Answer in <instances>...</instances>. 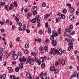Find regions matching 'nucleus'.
Segmentation results:
<instances>
[{
  "label": "nucleus",
  "instance_id": "nucleus-5",
  "mask_svg": "<svg viewBox=\"0 0 79 79\" xmlns=\"http://www.w3.org/2000/svg\"><path fill=\"white\" fill-rule=\"evenodd\" d=\"M74 76H77V79L79 78V73H78L76 72L74 73Z\"/></svg>",
  "mask_w": 79,
  "mask_h": 79
},
{
  "label": "nucleus",
  "instance_id": "nucleus-41",
  "mask_svg": "<svg viewBox=\"0 0 79 79\" xmlns=\"http://www.w3.org/2000/svg\"><path fill=\"white\" fill-rule=\"evenodd\" d=\"M48 45H47L46 46H45L44 47V50H46L47 49V48H48Z\"/></svg>",
  "mask_w": 79,
  "mask_h": 79
},
{
  "label": "nucleus",
  "instance_id": "nucleus-58",
  "mask_svg": "<svg viewBox=\"0 0 79 79\" xmlns=\"http://www.w3.org/2000/svg\"><path fill=\"white\" fill-rule=\"evenodd\" d=\"M16 40L17 41H19L20 40V38L19 37L17 38Z\"/></svg>",
  "mask_w": 79,
  "mask_h": 79
},
{
  "label": "nucleus",
  "instance_id": "nucleus-44",
  "mask_svg": "<svg viewBox=\"0 0 79 79\" xmlns=\"http://www.w3.org/2000/svg\"><path fill=\"white\" fill-rule=\"evenodd\" d=\"M26 32L27 33V34H29V33L30 32V30L28 29H27L26 30Z\"/></svg>",
  "mask_w": 79,
  "mask_h": 79
},
{
  "label": "nucleus",
  "instance_id": "nucleus-45",
  "mask_svg": "<svg viewBox=\"0 0 79 79\" xmlns=\"http://www.w3.org/2000/svg\"><path fill=\"white\" fill-rule=\"evenodd\" d=\"M39 19V15H37L35 17V19H36V20L37 19Z\"/></svg>",
  "mask_w": 79,
  "mask_h": 79
},
{
  "label": "nucleus",
  "instance_id": "nucleus-49",
  "mask_svg": "<svg viewBox=\"0 0 79 79\" xmlns=\"http://www.w3.org/2000/svg\"><path fill=\"white\" fill-rule=\"evenodd\" d=\"M37 10V7L36 6H34V11H36Z\"/></svg>",
  "mask_w": 79,
  "mask_h": 79
},
{
  "label": "nucleus",
  "instance_id": "nucleus-37",
  "mask_svg": "<svg viewBox=\"0 0 79 79\" xmlns=\"http://www.w3.org/2000/svg\"><path fill=\"white\" fill-rule=\"evenodd\" d=\"M36 63H37L38 65H40V64H41V63L40 62H39V60H36Z\"/></svg>",
  "mask_w": 79,
  "mask_h": 79
},
{
  "label": "nucleus",
  "instance_id": "nucleus-38",
  "mask_svg": "<svg viewBox=\"0 0 79 79\" xmlns=\"http://www.w3.org/2000/svg\"><path fill=\"white\" fill-rule=\"evenodd\" d=\"M14 19H16L17 22H18L19 21V19H18V18H17V17H16V16H15V17Z\"/></svg>",
  "mask_w": 79,
  "mask_h": 79
},
{
  "label": "nucleus",
  "instance_id": "nucleus-34",
  "mask_svg": "<svg viewBox=\"0 0 79 79\" xmlns=\"http://www.w3.org/2000/svg\"><path fill=\"white\" fill-rule=\"evenodd\" d=\"M31 22L33 23H35V22H36L35 19V18L33 19L31 21Z\"/></svg>",
  "mask_w": 79,
  "mask_h": 79
},
{
  "label": "nucleus",
  "instance_id": "nucleus-27",
  "mask_svg": "<svg viewBox=\"0 0 79 79\" xmlns=\"http://www.w3.org/2000/svg\"><path fill=\"white\" fill-rule=\"evenodd\" d=\"M69 27L70 29H73L74 28V26L73 25H70L69 26Z\"/></svg>",
  "mask_w": 79,
  "mask_h": 79
},
{
  "label": "nucleus",
  "instance_id": "nucleus-40",
  "mask_svg": "<svg viewBox=\"0 0 79 79\" xmlns=\"http://www.w3.org/2000/svg\"><path fill=\"white\" fill-rule=\"evenodd\" d=\"M19 68L18 67H16L15 68V71L16 72H18V71H19Z\"/></svg>",
  "mask_w": 79,
  "mask_h": 79
},
{
  "label": "nucleus",
  "instance_id": "nucleus-48",
  "mask_svg": "<svg viewBox=\"0 0 79 79\" xmlns=\"http://www.w3.org/2000/svg\"><path fill=\"white\" fill-rule=\"evenodd\" d=\"M21 55V51H19L18 52V55L19 56H20Z\"/></svg>",
  "mask_w": 79,
  "mask_h": 79
},
{
  "label": "nucleus",
  "instance_id": "nucleus-24",
  "mask_svg": "<svg viewBox=\"0 0 79 79\" xmlns=\"http://www.w3.org/2000/svg\"><path fill=\"white\" fill-rule=\"evenodd\" d=\"M44 58H40V62H44Z\"/></svg>",
  "mask_w": 79,
  "mask_h": 79
},
{
  "label": "nucleus",
  "instance_id": "nucleus-2",
  "mask_svg": "<svg viewBox=\"0 0 79 79\" xmlns=\"http://www.w3.org/2000/svg\"><path fill=\"white\" fill-rule=\"evenodd\" d=\"M28 60H29V64H31V63H33V62H34L35 60H36V58L34 57V59L33 58H31L30 56H29L28 57Z\"/></svg>",
  "mask_w": 79,
  "mask_h": 79
},
{
  "label": "nucleus",
  "instance_id": "nucleus-52",
  "mask_svg": "<svg viewBox=\"0 0 79 79\" xmlns=\"http://www.w3.org/2000/svg\"><path fill=\"white\" fill-rule=\"evenodd\" d=\"M50 14H46V18H48L49 17H50Z\"/></svg>",
  "mask_w": 79,
  "mask_h": 79
},
{
  "label": "nucleus",
  "instance_id": "nucleus-28",
  "mask_svg": "<svg viewBox=\"0 0 79 79\" xmlns=\"http://www.w3.org/2000/svg\"><path fill=\"white\" fill-rule=\"evenodd\" d=\"M1 5L2 6H5V2H1Z\"/></svg>",
  "mask_w": 79,
  "mask_h": 79
},
{
  "label": "nucleus",
  "instance_id": "nucleus-14",
  "mask_svg": "<svg viewBox=\"0 0 79 79\" xmlns=\"http://www.w3.org/2000/svg\"><path fill=\"white\" fill-rule=\"evenodd\" d=\"M69 10L70 11V13H73L74 12V8H73V7H71L70 8V9H69Z\"/></svg>",
  "mask_w": 79,
  "mask_h": 79
},
{
  "label": "nucleus",
  "instance_id": "nucleus-7",
  "mask_svg": "<svg viewBox=\"0 0 79 79\" xmlns=\"http://www.w3.org/2000/svg\"><path fill=\"white\" fill-rule=\"evenodd\" d=\"M12 58L14 60H16L18 59V55L15 54L13 55Z\"/></svg>",
  "mask_w": 79,
  "mask_h": 79
},
{
  "label": "nucleus",
  "instance_id": "nucleus-47",
  "mask_svg": "<svg viewBox=\"0 0 79 79\" xmlns=\"http://www.w3.org/2000/svg\"><path fill=\"white\" fill-rule=\"evenodd\" d=\"M57 16H61V14L60 12H59L57 13Z\"/></svg>",
  "mask_w": 79,
  "mask_h": 79
},
{
  "label": "nucleus",
  "instance_id": "nucleus-8",
  "mask_svg": "<svg viewBox=\"0 0 79 79\" xmlns=\"http://www.w3.org/2000/svg\"><path fill=\"white\" fill-rule=\"evenodd\" d=\"M61 64L62 66L65 65V61L64 59H62L61 60Z\"/></svg>",
  "mask_w": 79,
  "mask_h": 79
},
{
  "label": "nucleus",
  "instance_id": "nucleus-25",
  "mask_svg": "<svg viewBox=\"0 0 79 79\" xmlns=\"http://www.w3.org/2000/svg\"><path fill=\"white\" fill-rule=\"evenodd\" d=\"M42 6V7H45L46 6V4L45 2H43L41 5Z\"/></svg>",
  "mask_w": 79,
  "mask_h": 79
},
{
  "label": "nucleus",
  "instance_id": "nucleus-53",
  "mask_svg": "<svg viewBox=\"0 0 79 79\" xmlns=\"http://www.w3.org/2000/svg\"><path fill=\"white\" fill-rule=\"evenodd\" d=\"M18 29L19 31H22V28L20 27H18Z\"/></svg>",
  "mask_w": 79,
  "mask_h": 79
},
{
  "label": "nucleus",
  "instance_id": "nucleus-32",
  "mask_svg": "<svg viewBox=\"0 0 79 79\" xmlns=\"http://www.w3.org/2000/svg\"><path fill=\"white\" fill-rule=\"evenodd\" d=\"M59 72L58 70L57 69H55L54 71V73L55 74H57Z\"/></svg>",
  "mask_w": 79,
  "mask_h": 79
},
{
  "label": "nucleus",
  "instance_id": "nucleus-6",
  "mask_svg": "<svg viewBox=\"0 0 79 79\" xmlns=\"http://www.w3.org/2000/svg\"><path fill=\"white\" fill-rule=\"evenodd\" d=\"M51 44L53 46H55L57 44V42L55 40H53L52 41Z\"/></svg>",
  "mask_w": 79,
  "mask_h": 79
},
{
  "label": "nucleus",
  "instance_id": "nucleus-1",
  "mask_svg": "<svg viewBox=\"0 0 79 79\" xmlns=\"http://www.w3.org/2000/svg\"><path fill=\"white\" fill-rule=\"evenodd\" d=\"M5 8L6 10L7 11H8L9 10H11V9H13V4H11L10 7H9L8 6L6 5L5 6Z\"/></svg>",
  "mask_w": 79,
  "mask_h": 79
},
{
  "label": "nucleus",
  "instance_id": "nucleus-13",
  "mask_svg": "<svg viewBox=\"0 0 79 79\" xmlns=\"http://www.w3.org/2000/svg\"><path fill=\"white\" fill-rule=\"evenodd\" d=\"M6 77V75L5 74H4L2 75L1 77H0V79H5Z\"/></svg>",
  "mask_w": 79,
  "mask_h": 79
},
{
  "label": "nucleus",
  "instance_id": "nucleus-54",
  "mask_svg": "<svg viewBox=\"0 0 79 79\" xmlns=\"http://www.w3.org/2000/svg\"><path fill=\"white\" fill-rule=\"evenodd\" d=\"M25 61L26 60H27V62H26V64H27L28 63L29 64V60H28V59H26L25 60Z\"/></svg>",
  "mask_w": 79,
  "mask_h": 79
},
{
  "label": "nucleus",
  "instance_id": "nucleus-35",
  "mask_svg": "<svg viewBox=\"0 0 79 79\" xmlns=\"http://www.w3.org/2000/svg\"><path fill=\"white\" fill-rule=\"evenodd\" d=\"M10 78H12V79H15V76L14 75L12 76L10 75Z\"/></svg>",
  "mask_w": 79,
  "mask_h": 79
},
{
  "label": "nucleus",
  "instance_id": "nucleus-56",
  "mask_svg": "<svg viewBox=\"0 0 79 79\" xmlns=\"http://www.w3.org/2000/svg\"><path fill=\"white\" fill-rule=\"evenodd\" d=\"M39 49L41 51H43V47H40Z\"/></svg>",
  "mask_w": 79,
  "mask_h": 79
},
{
  "label": "nucleus",
  "instance_id": "nucleus-19",
  "mask_svg": "<svg viewBox=\"0 0 79 79\" xmlns=\"http://www.w3.org/2000/svg\"><path fill=\"white\" fill-rule=\"evenodd\" d=\"M8 71H9L10 72H13V69L11 68V67H9L8 68Z\"/></svg>",
  "mask_w": 79,
  "mask_h": 79
},
{
  "label": "nucleus",
  "instance_id": "nucleus-31",
  "mask_svg": "<svg viewBox=\"0 0 79 79\" xmlns=\"http://www.w3.org/2000/svg\"><path fill=\"white\" fill-rule=\"evenodd\" d=\"M61 18L62 19H65V15L63 14H61Z\"/></svg>",
  "mask_w": 79,
  "mask_h": 79
},
{
  "label": "nucleus",
  "instance_id": "nucleus-61",
  "mask_svg": "<svg viewBox=\"0 0 79 79\" xmlns=\"http://www.w3.org/2000/svg\"><path fill=\"white\" fill-rule=\"evenodd\" d=\"M24 53L25 54H27L28 53V51L27 50H25L24 51Z\"/></svg>",
  "mask_w": 79,
  "mask_h": 79
},
{
  "label": "nucleus",
  "instance_id": "nucleus-57",
  "mask_svg": "<svg viewBox=\"0 0 79 79\" xmlns=\"http://www.w3.org/2000/svg\"><path fill=\"white\" fill-rule=\"evenodd\" d=\"M4 49L2 48H0V52H3Z\"/></svg>",
  "mask_w": 79,
  "mask_h": 79
},
{
  "label": "nucleus",
  "instance_id": "nucleus-60",
  "mask_svg": "<svg viewBox=\"0 0 79 79\" xmlns=\"http://www.w3.org/2000/svg\"><path fill=\"white\" fill-rule=\"evenodd\" d=\"M38 41L39 42H41V39H40V38H38Z\"/></svg>",
  "mask_w": 79,
  "mask_h": 79
},
{
  "label": "nucleus",
  "instance_id": "nucleus-36",
  "mask_svg": "<svg viewBox=\"0 0 79 79\" xmlns=\"http://www.w3.org/2000/svg\"><path fill=\"white\" fill-rule=\"evenodd\" d=\"M17 24L19 26H22V23H21L19 22H17Z\"/></svg>",
  "mask_w": 79,
  "mask_h": 79
},
{
  "label": "nucleus",
  "instance_id": "nucleus-63",
  "mask_svg": "<svg viewBox=\"0 0 79 79\" xmlns=\"http://www.w3.org/2000/svg\"><path fill=\"white\" fill-rule=\"evenodd\" d=\"M50 40H46V43H48H48H49V42Z\"/></svg>",
  "mask_w": 79,
  "mask_h": 79
},
{
  "label": "nucleus",
  "instance_id": "nucleus-55",
  "mask_svg": "<svg viewBox=\"0 0 79 79\" xmlns=\"http://www.w3.org/2000/svg\"><path fill=\"white\" fill-rule=\"evenodd\" d=\"M65 40L67 41V42H70V40L68 38H65Z\"/></svg>",
  "mask_w": 79,
  "mask_h": 79
},
{
  "label": "nucleus",
  "instance_id": "nucleus-50",
  "mask_svg": "<svg viewBox=\"0 0 79 79\" xmlns=\"http://www.w3.org/2000/svg\"><path fill=\"white\" fill-rule=\"evenodd\" d=\"M79 9H78L76 11V15H78V14L79 13Z\"/></svg>",
  "mask_w": 79,
  "mask_h": 79
},
{
  "label": "nucleus",
  "instance_id": "nucleus-16",
  "mask_svg": "<svg viewBox=\"0 0 79 79\" xmlns=\"http://www.w3.org/2000/svg\"><path fill=\"white\" fill-rule=\"evenodd\" d=\"M25 48H29V44H28L27 43H26L25 44Z\"/></svg>",
  "mask_w": 79,
  "mask_h": 79
},
{
  "label": "nucleus",
  "instance_id": "nucleus-29",
  "mask_svg": "<svg viewBox=\"0 0 79 79\" xmlns=\"http://www.w3.org/2000/svg\"><path fill=\"white\" fill-rule=\"evenodd\" d=\"M50 39L51 40H54V36L52 35L50 37Z\"/></svg>",
  "mask_w": 79,
  "mask_h": 79
},
{
  "label": "nucleus",
  "instance_id": "nucleus-33",
  "mask_svg": "<svg viewBox=\"0 0 79 79\" xmlns=\"http://www.w3.org/2000/svg\"><path fill=\"white\" fill-rule=\"evenodd\" d=\"M65 31L66 32H71V30L69 29H66V30H65Z\"/></svg>",
  "mask_w": 79,
  "mask_h": 79
},
{
  "label": "nucleus",
  "instance_id": "nucleus-4",
  "mask_svg": "<svg viewBox=\"0 0 79 79\" xmlns=\"http://www.w3.org/2000/svg\"><path fill=\"white\" fill-rule=\"evenodd\" d=\"M52 52H50V55H52L53 54L54 55H55L56 52L57 51V49H55L53 48H51Z\"/></svg>",
  "mask_w": 79,
  "mask_h": 79
},
{
  "label": "nucleus",
  "instance_id": "nucleus-17",
  "mask_svg": "<svg viewBox=\"0 0 79 79\" xmlns=\"http://www.w3.org/2000/svg\"><path fill=\"white\" fill-rule=\"evenodd\" d=\"M41 67L42 68H44L45 67V64L44 63H42L41 64Z\"/></svg>",
  "mask_w": 79,
  "mask_h": 79
},
{
  "label": "nucleus",
  "instance_id": "nucleus-46",
  "mask_svg": "<svg viewBox=\"0 0 79 79\" xmlns=\"http://www.w3.org/2000/svg\"><path fill=\"white\" fill-rule=\"evenodd\" d=\"M67 12V10L66 9H64L63 10V12L64 13H65Z\"/></svg>",
  "mask_w": 79,
  "mask_h": 79
},
{
  "label": "nucleus",
  "instance_id": "nucleus-59",
  "mask_svg": "<svg viewBox=\"0 0 79 79\" xmlns=\"http://www.w3.org/2000/svg\"><path fill=\"white\" fill-rule=\"evenodd\" d=\"M1 32L2 33L4 31V29L3 28H1L0 30Z\"/></svg>",
  "mask_w": 79,
  "mask_h": 79
},
{
  "label": "nucleus",
  "instance_id": "nucleus-23",
  "mask_svg": "<svg viewBox=\"0 0 79 79\" xmlns=\"http://www.w3.org/2000/svg\"><path fill=\"white\" fill-rule=\"evenodd\" d=\"M38 33H39V34H40V35H42V33H43L42 30H41V29L40 30Z\"/></svg>",
  "mask_w": 79,
  "mask_h": 79
},
{
  "label": "nucleus",
  "instance_id": "nucleus-15",
  "mask_svg": "<svg viewBox=\"0 0 79 79\" xmlns=\"http://www.w3.org/2000/svg\"><path fill=\"white\" fill-rule=\"evenodd\" d=\"M31 55H33L34 57H35V56H36V55H37V52H35L34 53L33 52H32Z\"/></svg>",
  "mask_w": 79,
  "mask_h": 79
},
{
  "label": "nucleus",
  "instance_id": "nucleus-11",
  "mask_svg": "<svg viewBox=\"0 0 79 79\" xmlns=\"http://www.w3.org/2000/svg\"><path fill=\"white\" fill-rule=\"evenodd\" d=\"M19 60L21 63H22V62H23V63H24V62L26 61V60L22 58H20Z\"/></svg>",
  "mask_w": 79,
  "mask_h": 79
},
{
  "label": "nucleus",
  "instance_id": "nucleus-21",
  "mask_svg": "<svg viewBox=\"0 0 79 79\" xmlns=\"http://www.w3.org/2000/svg\"><path fill=\"white\" fill-rule=\"evenodd\" d=\"M22 28L23 30L25 31V30L26 29V25L24 24Z\"/></svg>",
  "mask_w": 79,
  "mask_h": 79
},
{
  "label": "nucleus",
  "instance_id": "nucleus-20",
  "mask_svg": "<svg viewBox=\"0 0 79 79\" xmlns=\"http://www.w3.org/2000/svg\"><path fill=\"white\" fill-rule=\"evenodd\" d=\"M31 16H32V14L29 12L28 13L27 17V18H29V17H31Z\"/></svg>",
  "mask_w": 79,
  "mask_h": 79
},
{
  "label": "nucleus",
  "instance_id": "nucleus-64",
  "mask_svg": "<svg viewBox=\"0 0 79 79\" xmlns=\"http://www.w3.org/2000/svg\"><path fill=\"white\" fill-rule=\"evenodd\" d=\"M67 6H68L69 8H70V7H71V4H70L69 3L67 5Z\"/></svg>",
  "mask_w": 79,
  "mask_h": 79
},
{
  "label": "nucleus",
  "instance_id": "nucleus-43",
  "mask_svg": "<svg viewBox=\"0 0 79 79\" xmlns=\"http://www.w3.org/2000/svg\"><path fill=\"white\" fill-rule=\"evenodd\" d=\"M10 54L11 55H13V56L14 55H15V51H11L10 52Z\"/></svg>",
  "mask_w": 79,
  "mask_h": 79
},
{
  "label": "nucleus",
  "instance_id": "nucleus-18",
  "mask_svg": "<svg viewBox=\"0 0 79 79\" xmlns=\"http://www.w3.org/2000/svg\"><path fill=\"white\" fill-rule=\"evenodd\" d=\"M55 70V67L53 66L50 68L51 71H53Z\"/></svg>",
  "mask_w": 79,
  "mask_h": 79
},
{
  "label": "nucleus",
  "instance_id": "nucleus-9",
  "mask_svg": "<svg viewBox=\"0 0 79 79\" xmlns=\"http://www.w3.org/2000/svg\"><path fill=\"white\" fill-rule=\"evenodd\" d=\"M52 34L53 36H54V37H56L58 35V33H56L54 31H52Z\"/></svg>",
  "mask_w": 79,
  "mask_h": 79
},
{
  "label": "nucleus",
  "instance_id": "nucleus-62",
  "mask_svg": "<svg viewBox=\"0 0 79 79\" xmlns=\"http://www.w3.org/2000/svg\"><path fill=\"white\" fill-rule=\"evenodd\" d=\"M3 56V53H0V57H2Z\"/></svg>",
  "mask_w": 79,
  "mask_h": 79
},
{
  "label": "nucleus",
  "instance_id": "nucleus-42",
  "mask_svg": "<svg viewBox=\"0 0 79 79\" xmlns=\"http://www.w3.org/2000/svg\"><path fill=\"white\" fill-rule=\"evenodd\" d=\"M33 14H34V15H36V14H37V11L36 10H35L34 11H33Z\"/></svg>",
  "mask_w": 79,
  "mask_h": 79
},
{
  "label": "nucleus",
  "instance_id": "nucleus-51",
  "mask_svg": "<svg viewBox=\"0 0 79 79\" xmlns=\"http://www.w3.org/2000/svg\"><path fill=\"white\" fill-rule=\"evenodd\" d=\"M59 64V62L58 61H56V63H55V65L56 66H58Z\"/></svg>",
  "mask_w": 79,
  "mask_h": 79
},
{
  "label": "nucleus",
  "instance_id": "nucleus-22",
  "mask_svg": "<svg viewBox=\"0 0 79 79\" xmlns=\"http://www.w3.org/2000/svg\"><path fill=\"white\" fill-rule=\"evenodd\" d=\"M23 67V64H20L19 65V68L20 69H22Z\"/></svg>",
  "mask_w": 79,
  "mask_h": 79
},
{
  "label": "nucleus",
  "instance_id": "nucleus-10",
  "mask_svg": "<svg viewBox=\"0 0 79 79\" xmlns=\"http://www.w3.org/2000/svg\"><path fill=\"white\" fill-rule=\"evenodd\" d=\"M69 18L71 21H73L74 18V15H70L69 16Z\"/></svg>",
  "mask_w": 79,
  "mask_h": 79
},
{
  "label": "nucleus",
  "instance_id": "nucleus-26",
  "mask_svg": "<svg viewBox=\"0 0 79 79\" xmlns=\"http://www.w3.org/2000/svg\"><path fill=\"white\" fill-rule=\"evenodd\" d=\"M52 32V31L51 30V29L50 28H49L48 30V34H51Z\"/></svg>",
  "mask_w": 79,
  "mask_h": 79
},
{
  "label": "nucleus",
  "instance_id": "nucleus-39",
  "mask_svg": "<svg viewBox=\"0 0 79 79\" xmlns=\"http://www.w3.org/2000/svg\"><path fill=\"white\" fill-rule=\"evenodd\" d=\"M31 75H30V74L29 73H27L26 74V76L28 78H29V77H30Z\"/></svg>",
  "mask_w": 79,
  "mask_h": 79
},
{
  "label": "nucleus",
  "instance_id": "nucleus-12",
  "mask_svg": "<svg viewBox=\"0 0 79 79\" xmlns=\"http://www.w3.org/2000/svg\"><path fill=\"white\" fill-rule=\"evenodd\" d=\"M71 47V48H73V42H70L68 44Z\"/></svg>",
  "mask_w": 79,
  "mask_h": 79
},
{
  "label": "nucleus",
  "instance_id": "nucleus-3",
  "mask_svg": "<svg viewBox=\"0 0 79 79\" xmlns=\"http://www.w3.org/2000/svg\"><path fill=\"white\" fill-rule=\"evenodd\" d=\"M56 53L55 54V55H61L62 53H63V50L61 49H59L58 52V50H57V51H56Z\"/></svg>",
  "mask_w": 79,
  "mask_h": 79
},
{
  "label": "nucleus",
  "instance_id": "nucleus-30",
  "mask_svg": "<svg viewBox=\"0 0 79 79\" xmlns=\"http://www.w3.org/2000/svg\"><path fill=\"white\" fill-rule=\"evenodd\" d=\"M45 27L46 28H48V22L45 23Z\"/></svg>",
  "mask_w": 79,
  "mask_h": 79
}]
</instances>
